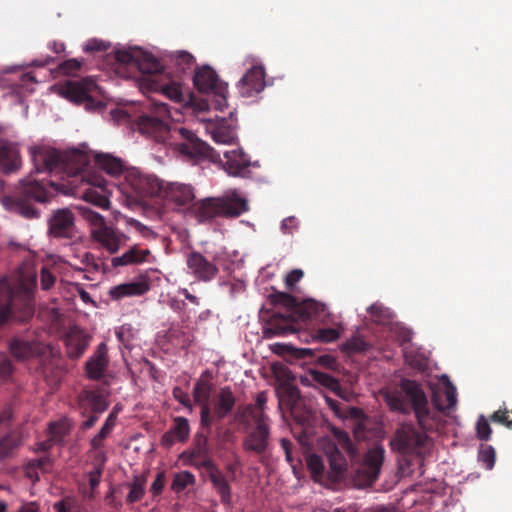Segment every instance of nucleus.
Returning <instances> with one entry per match:
<instances>
[{
	"label": "nucleus",
	"mask_w": 512,
	"mask_h": 512,
	"mask_svg": "<svg viewBox=\"0 0 512 512\" xmlns=\"http://www.w3.org/2000/svg\"><path fill=\"white\" fill-rule=\"evenodd\" d=\"M88 164L89 156L78 149L61 152L34 146V173L47 172L60 175L62 179L66 176L72 188L77 186L79 180L86 181L91 187L84 191L83 198L101 208H108L110 201L106 180L98 174H83Z\"/></svg>",
	"instance_id": "1"
},
{
	"label": "nucleus",
	"mask_w": 512,
	"mask_h": 512,
	"mask_svg": "<svg viewBox=\"0 0 512 512\" xmlns=\"http://www.w3.org/2000/svg\"><path fill=\"white\" fill-rule=\"evenodd\" d=\"M171 118L168 105L162 102H153L150 114H142L136 122L137 130L156 142L165 143L169 139H182L179 144L181 153L194 158H207L213 162L221 161L217 153L206 142L199 139L192 131L183 127L171 128L168 120Z\"/></svg>",
	"instance_id": "2"
},
{
	"label": "nucleus",
	"mask_w": 512,
	"mask_h": 512,
	"mask_svg": "<svg viewBox=\"0 0 512 512\" xmlns=\"http://www.w3.org/2000/svg\"><path fill=\"white\" fill-rule=\"evenodd\" d=\"M270 300L274 306H281L285 311L275 312L263 326V337L266 339L298 333L309 321L321 320L328 314L324 304L312 299L298 302L294 296L284 292L271 295Z\"/></svg>",
	"instance_id": "3"
},
{
	"label": "nucleus",
	"mask_w": 512,
	"mask_h": 512,
	"mask_svg": "<svg viewBox=\"0 0 512 512\" xmlns=\"http://www.w3.org/2000/svg\"><path fill=\"white\" fill-rule=\"evenodd\" d=\"M32 265L24 262L8 279L0 280V326L32 316Z\"/></svg>",
	"instance_id": "4"
},
{
	"label": "nucleus",
	"mask_w": 512,
	"mask_h": 512,
	"mask_svg": "<svg viewBox=\"0 0 512 512\" xmlns=\"http://www.w3.org/2000/svg\"><path fill=\"white\" fill-rule=\"evenodd\" d=\"M431 444L427 434L418 431L413 425H402L396 429L390 439V446L399 454L398 464L402 476H411L415 467H422L424 455Z\"/></svg>",
	"instance_id": "5"
},
{
	"label": "nucleus",
	"mask_w": 512,
	"mask_h": 512,
	"mask_svg": "<svg viewBox=\"0 0 512 512\" xmlns=\"http://www.w3.org/2000/svg\"><path fill=\"white\" fill-rule=\"evenodd\" d=\"M400 388L404 395L391 393L386 396L390 409L403 414H409L413 411L419 426L424 431L433 429L428 400L421 385L414 380L402 379Z\"/></svg>",
	"instance_id": "6"
},
{
	"label": "nucleus",
	"mask_w": 512,
	"mask_h": 512,
	"mask_svg": "<svg viewBox=\"0 0 512 512\" xmlns=\"http://www.w3.org/2000/svg\"><path fill=\"white\" fill-rule=\"evenodd\" d=\"M248 210L247 199L237 191H232L222 197H207L194 201L188 214L199 223H207L217 217L236 218Z\"/></svg>",
	"instance_id": "7"
},
{
	"label": "nucleus",
	"mask_w": 512,
	"mask_h": 512,
	"mask_svg": "<svg viewBox=\"0 0 512 512\" xmlns=\"http://www.w3.org/2000/svg\"><path fill=\"white\" fill-rule=\"evenodd\" d=\"M246 415L251 416L255 426L251 428L242 440L244 451L258 455L263 462V458L270 446L271 429L268 424V416L264 412H256L253 405H247L242 413L236 415V419L244 425H249L245 420Z\"/></svg>",
	"instance_id": "8"
},
{
	"label": "nucleus",
	"mask_w": 512,
	"mask_h": 512,
	"mask_svg": "<svg viewBox=\"0 0 512 512\" xmlns=\"http://www.w3.org/2000/svg\"><path fill=\"white\" fill-rule=\"evenodd\" d=\"M164 181L155 175L143 174L137 169L127 170L120 189L129 201L143 205L147 200H159Z\"/></svg>",
	"instance_id": "9"
},
{
	"label": "nucleus",
	"mask_w": 512,
	"mask_h": 512,
	"mask_svg": "<svg viewBox=\"0 0 512 512\" xmlns=\"http://www.w3.org/2000/svg\"><path fill=\"white\" fill-rule=\"evenodd\" d=\"M332 434L337 443H328L324 450L330 466L327 472L328 479L337 482L344 478L347 469V461L340 449L344 450L351 460L357 458L359 454L346 431L333 427Z\"/></svg>",
	"instance_id": "10"
},
{
	"label": "nucleus",
	"mask_w": 512,
	"mask_h": 512,
	"mask_svg": "<svg viewBox=\"0 0 512 512\" xmlns=\"http://www.w3.org/2000/svg\"><path fill=\"white\" fill-rule=\"evenodd\" d=\"M99 87L91 77L81 80H68L59 88V94L76 104H85L86 110L101 112L105 104L95 99Z\"/></svg>",
	"instance_id": "11"
},
{
	"label": "nucleus",
	"mask_w": 512,
	"mask_h": 512,
	"mask_svg": "<svg viewBox=\"0 0 512 512\" xmlns=\"http://www.w3.org/2000/svg\"><path fill=\"white\" fill-rule=\"evenodd\" d=\"M159 200L176 211H186L189 213V209L195 200L194 188L191 185L180 182L164 181Z\"/></svg>",
	"instance_id": "12"
},
{
	"label": "nucleus",
	"mask_w": 512,
	"mask_h": 512,
	"mask_svg": "<svg viewBox=\"0 0 512 512\" xmlns=\"http://www.w3.org/2000/svg\"><path fill=\"white\" fill-rule=\"evenodd\" d=\"M3 207L25 218L32 217V181L28 178L19 181L12 195L1 199Z\"/></svg>",
	"instance_id": "13"
},
{
	"label": "nucleus",
	"mask_w": 512,
	"mask_h": 512,
	"mask_svg": "<svg viewBox=\"0 0 512 512\" xmlns=\"http://www.w3.org/2000/svg\"><path fill=\"white\" fill-rule=\"evenodd\" d=\"M385 450L381 446L373 447L365 454L363 464L355 471L354 480L360 487L371 486L379 477L384 461Z\"/></svg>",
	"instance_id": "14"
},
{
	"label": "nucleus",
	"mask_w": 512,
	"mask_h": 512,
	"mask_svg": "<svg viewBox=\"0 0 512 512\" xmlns=\"http://www.w3.org/2000/svg\"><path fill=\"white\" fill-rule=\"evenodd\" d=\"M115 59L124 65L137 68L143 74L154 75L161 71L160 62L151 54L141 49L118 50Z\"/></svg>",
	"instance_id": "15"
},
{
	"label": "nucleus",
	"mask_w": 512,
	"mask_h": 512,
	"mask_svg": "<svg viewBox=\"0 0 512 512\" xmlns=\"http://www.w3.org/2000/svg\"><path fill=\"white\" fill-rule=\"evenodd\" d=\"M186 266L188 272L201 282H211L219 273V268L214 262L195 250L186 253Z\"/></svg>",
	"instance_id": "16"
},
{
	"label": "nucleus",
	"mask_w": 512,
	"mask_h": 512,
	"mask_svg": "<svg viewBox=\"0 0 512 512\" xmlns=\"http://www.w3.org/2000/svg\"><path fill=\"white\" fill-rule=\"evenodd\" d=\"M300 382L304 386L324 388L346 401L349 400L347 389L342 388L339 380L326 372L309 370L305 376H301Z\"/></svg>",
	"instance_id": "17"
},
{
	"label": "nucleus",
	"mask_w": 512,
	"mask_h": 512,
	"mask_svg": "<svg viewBox=\"0 0 512 512\" xmlns=\"http://www.w3.org/2000/svg\"><path fill=\"white\" fill-rule=\"evenodd\" d=\"M92 336L78 326H72L63 335L65 353L71 360L81 358L88 349Z\"/></svg>",
	"instance_id": "18"
},
{
	"label": "nucleus",
	"mask_w": 512,
	"mask_h": 512,
	"mask_svg": "<svg viewBox=\"0 0 512 512\" xmlns=\"http://www.w3.org/2000/svg\"><path fill=\"white\" fill-rule=\"evenodd\" d=\"M193 83L201 93H213L225 98L226 86L220 81L216 71L208 65L196 68Z\"/></svg>",
	"instance_id": "19"
},
{
	"label": "nucleus",
	"mask_w": 512,
	"mask_h": 512,
	"mask_svg": "<svg viewBox=\"0 0 512 512\" xmlns=\"http://www.w3.org/2000/svg\"><path fill=\"white\" fill-rule=\"evenodd\" d=\"M265 76V69L262 65H253L237 84L240 96L243 98L256 97L266 86Z\"/></svg>",
	"instance_id": "20"
},
{
	"label": "nucleus",
	"mask_w": 512,
	"mask_h": 512,
	"mask_svg": "<svg viewBox=\"0 0 512 512\" xmlns=\"http://www.w3.org/2000/svg\"><path fill=\"white\" fill-rule=\"evenodd\" d=\"M49 233L56 238L72 239L75 235L74 215L68 208L54 211L49 219Z\"/></svg>",
	"instance_id": "21"
},
{
	"label": "nucleus",
	"mask_w": 512,
	"mask_h": 512,
	"mask_svg": "<svg viewBox=\"0 0 512 512\" xmlns=\"http://www.w3.org/2000/svg\"><path fill=\"white\" fill-rule=\"evenodd\" d=\"M92 238L110 254L118 252L121 247L126 245L128 240L124 233L107 225L95 229L92 232Z\"/></svg>",
	"instance_id": "22"
},
{
	"label": "nucleus",
	"mask_w": 512,
	"mask_h": 512,
	"mask_svg": "<svg viewBox=\"0 0 512 512\" xmlns=\"http://www.w3.org/2000/svg\"><path fill=\"white\" fill-rule=\"evenodd\" d=\"M108 365V347L105 342H101L85 363L86 375L89 379L100 380L104 376Z\"/></svg>",
	"instance_id": "23"
},
{
	"label": "nucleus",
	"mask_w": 512,
	"mask_h": 512,
	"mask_svg": "<svg viewBox=\"0 0 512 512\" xmlns=\"http://www.w3.org/2000/svg\"><path fill=\"white\" fill-rule=\"evenodd\" d=\"M79 408L82 416L89 412L101 414L108 408V402L103 394L95 390H84L79 394Z\"/></svg>",
	"instance_id": "24"
},
{
	"label": "nucleus",
	"mask_w": 512,
	"mask_h": 512,
	"mask_svg": "<svg viewBox=\"0 0 512 512\" xmlns=\"http://www.w3.org/2000/svg\"><path fill=\"white\" fill-rule=\"evenodd\" d=\"M224 156V168L229 175L244 176L250 166V159L242 149L234 148L222 152Z\"/></svg>",
	"instance_id": "25"
},
{
	"label": "nucleus",
	"mask_w": 512,
	"mask_h": 512,
	"mask_svg": "<svg viewBox=\"0 0 512 512\" xmlns=\"http://www.w3.org/2000/svg\"><path fill=\"white\" fill-rule=\"evenodd\" d=\"M22 166V159L17 144L2 142L0 145V168L6 173H13Z\"/></svg>",
	"instance_id": "26"
},
{
	"label": "nucleus",
	"mask_w": 512,
	"mask_h": 512,
	"mask_svg": "<svg viewBox=\"0 0 512 512\" xmlns=\"http://www.w3.org/2000/svg\"><path fill=\"white\" fill-rule=\"evenodd\" d=\"M150 285L146 280L122 283L110 288L108 294L112 300H122L126 297L141 296L148 292Z\"/></svg>",
	"instance_id": "27"
},
{
	"label": "nucleus",
	"mask_w": 512,
	"mask_h": 512,
	"mask_svg": "<svg viewBox=\"0 0 512 512\" xmlns=\"http://www.w3.org/2000/svg\"><path fill=\"white\" fill-rule=\"evenodd\" d=\"M70 431V425L66 420L51 423L49 426V437L47 440L37 443L34 447V454L38 452H48L56 443L61 442Z\"/></svg>",
	"instance_id": "28"
},
{
	"label": "nucleus",
	"mask_w": 512,
	"mask_h": 512,
	"mask_svg": "<svg viewBox=\"0 0 512 512\" xmlns=\"http://www.w3.org/2000/svg\"><path fill=\"white\" fill-rule=\"evenodd\" d=\"M150 254L148 249H141L138 245L131 246L121 256L113 257L111 262L113 267L128 266L140 264L146 261Z\"/></svg>",
	"instance_id": "29"
},
{
	"label": "nucleus",
	"mask_w": 512,
	"mask_h": 512,
	"mask_svg": "<svg viewBox=\"0 0 512 512\" xmlns=\"http://www.w3.org/2000/svg\"><path fill=\"white\" fill-rule=\"evenodd\" d=\"M236 398L230 387H222L214 407L216 420L221 421L230 414L235 406Z\"/></svg>",
	"instance_id": "30"
},
{
	"label": "nucleus",
	"mask_w": 512,
	"mask_h": 512,
	"mask_svg": "<svg viewBox=\"0 0 512 512\" xmlns=\"http://www.w3.org/2000/svg\"><path fill=\"white\" fill-rule=\"evenodd\" d=\"M209 479L213 488L220 496L221 502L224 505H230L232 500L231 487L223 472L218 468L217 470H214L213 473H210Z\"/></svg>",
	"instance_id": "31"
},
{
	"label": "nucleus",
	"mask_w": 512,
	"mask_h": 512,
	"mask_svg": "<svg viewBox=\"0 0 512 512\" xmlns=\"http://www.w3.org/2000/svg\"><path fill=\"white\" fill-rule=\"evenodd\" d=\"M95 161L100 169L112 176H117L124 171V164L122 160L112 155L97 154L95 156Z\"/></svg>",
	"instance_id": "32"
},
{
	"label": "nucleus",
	"mask_w": 512,
	"mask_h": 512,
	"mask_svg": "<svg viewBox=\"0 0 512 512\" xmlns=\"http://www.w3.org/2000/svg\"><path fill=\"white\" fill-rule=\"evenodd\" d=\"M12 356L20 362H27L32 357V343L28 339L17 337L9 345Z\"/></svg>",
	"instance_id": "33"
},
{
	"label": "nucleus",
	"mask_w": 512,
	"mask_h": 512,
	"mask_svg": "<svg viewBox=\"0 0 512 512\" xmlns=\"http://www.w3.org/2000/svg\"><path fill=\"white\" fill-rule=\"evenodd\" d=\"M209 435V433L204 431H198L194 436L191 449L184 451L180 457L186 458L193 456H205L206 454H209Z\"/></svg>",
	"instance_id": "34"
},
{
	"label": "nucleus",
	"mask_w": 512,
	"mask_h": 512,
	"mask_svg": "<svg viewBox=\"0 0 512 512\" xmlns=\"http://www.w3.org/2000/svg\"><path fill=\"white\" fill-rule=\"evenodd\" d=\"M38 318L46 324L50 332H59L63 326V318L57 308H46L40 310Z\"/></svg>",
	"instance_id": "35"
},
{
	"label": "nucleus",
	"mask_w": 512,
	"mask_h": 512,
	"mask_svg": "<svg viewBox=\"0 0 512 512\" xmlns=\"http://www.w3.org/2000/svg\"><path fill=\"white\" fill-rule=\"evenodd\" d=\"M116 419V413L111 412L108 415L100 431L90 441V445L93 450H99L103 446V441L113 430L116 424Z\"/></svg>",
	"instance_id": "36"
},
{
	"label": "nucleus",
	"mask_w": 512,
	"mask_h": 512,
	"mask_svg": "<svg viewBox=\"0 0 512 512\" xmlns=\"http://www.w3.org/2000/svg\"><path fill=\"white\" fill-rule=\"evenodd\" d=\"M177 438L178 442L185 443L190 435L189 421L185 417H175L173 425L169 429Z\"/></svg>",
	"instance_id": "37"
},
{
	"label": "nucleus",
	"mask_w": 512,
	"mask_h": 512,
	"mask_svg": "<svg viewBox=\"0 0 512 512\" xmlns=\"http://www.w3.org/2000/svg\"><path fill=\"white\" fill-rule=\"evenodd\" d=\"M171 62L180 73H186L191 70L195 64V58L192 54L186 51H179L171 56Z\"/></svg>",
	"instance_id": "38"
},
{
	"label": "nucleus",
	"mask_w": 512,
	"mask_h": 512,
	"mask_svg": "<svg viewBox=\"0 0 512 512\" xmlns=\"http://www.w3.org/2000/svg\"><path fill=\"white\" fill-rule=\"evenodd\" d=\"M146 478L143 476H136L132 483L129 484L130 491L126 497L129 504L140 501L145 493Z\"/></svg>",
	"instance_id": "39"
},
{
	"label": "nucleus",
	"mask_w": 512,
	"mask_h": 512,
	"mask_svg": "<svg viewBox=\"0 0 512 512\" xmlns=\"http://www.w3.org/2000/svg\"><path fill=\"white\" fill-rule=\"evenodd\" d=\"M212 138L219 144H233L236 140V132L226 125H218L212 130Z\"/></svg>",
	"instance_id": "40"
},
{
	"label": "nucleus",
	"mask_w": 512,
	"mask_h": 512,
	"mask_svg": "<svg viewBox=\"0 0 512 512\" xmlns=\"http://www.w3.org/2000/svg\"><path fill=\"white\" fill-rule=\"evenodd\" d=\"M41 373L47 384L51 388H55L60 384L64 372L59 366H54L50 363L42 367Z\"/></svg>",
	"instance_id": "41"
},
{
	"label": "nucleus",
	"mask_w": 512,
	"mask_h": 512,
	"mask_svg": "<svg viewBox=\"0 0 512 512\" xmlns=\"http://www.w3.org/2000/svg\"><path fill=\"white\" fill-rule=\"evenodd\" d=\"M80 215L91 224V233L95 231L97 228H101L106 225L104 217L98 212L92 210L88 206H78L77 207Z\"/></svg>",
	"instance_id": "42"
},
{
	"label": "nucleus",
	"mask_w": 512,
	"mask_h": 512,
	"mask_svg": "<svg viewBox=\"0 0 512 512\" xmlns=\"http://www.w3.org/2000/svg\"><path fill=\"white\" fill-rule=\"evenodd\" d=\"M187 464L197 468V469H205L207 471L208 477L210 476V473H213L214 470H217L218 467L214 463V461L211 459L209 454H206L205 456H193V457H186L182 458Z\"/></svg>",
	"instance_id": "43"
},
{
	"label": "nucleus",
	"mask_w": 512,
	"mask_h": 512,
	"mask_svg": "<svg viewBox=\"0 0 512 512\" xmlns=\"http://www.w3.org/2000/svg\"><path fill=\"white\" fill-rule=\"evenodd\" d=\"M307 466L315 481H319L324 477L325 466L321 456L311 454L307 457Z\"/></svg>",
	"instance_id": "44"
},
{
	"label": "nucleus",
	"mask_w": 512,
	"mask_h": 512,
	"mask_svg": "<svg viewBox=\"0 0 512 512\" xmlns=\"http://www.w3.org/2000/svg\"><path fill=\"white\" fill-rule=\"evenodd\" d=\"M194 482L195 477L191 472L182 471L174 475L171 483V489L176 493H180L189 485L194 484Z\"/></svg>",
	"instance_id": "45"
},
{
	"label": "nucleus",
	"mask_w": 512,
	"mask_h": 512,
	"mask_svg": "<svg viewBox=\"0 0 512 512\" xmlns=\"http://www.w3.org/2000/svg\"><path fill=\"white\" fill-rule=\"evenodd\" d=\"M367 312L372 320L378 324H385L391 318V312L380 303H374L368 307Z\"/></svg>",
	"instance_id": "46"
},
{
	"label": "nucleus",
	"mask_w": 512,
	"mask_h": 512,
	"mask_svg": "<svg viewBox=\"0 0 512 512\" xmlns=\"http://www.w3.org/2000/svg\"><path fill=\"white\" fill-rule=\"evenodd\" d=\"M369 347L370 345L362 337L354 336L343 344L342 350L349 354H356L366 352Z\"/></svg>",
	"instance_id": "47"
},
{
	"label": "nucleus",
	"mask_w": 512,
	"mask_h": 512,
	"mask_svg": "<svg viewBox=\"0 0 512 512\" xmlns=\"http://www.w3.org/2000/svg\"><path fill=\"white\" fill-rule=\"evenodd\" d=\"M210 390V386L206 383L197 382L193 389V398L195 403L199 404L200 407L209 405Z\"/></svg>",
	"instance_id": "48"
},
{
	"label": "nucleus",
	"mask_w": 512,
	"mask_h": 512,
	"mask_svg": "<svg viewBox=\"0 0 512 512\" xmlns=\"http://www.w3.org/2000/svg\"><path fill=\"white\" fill-rule=\"evenodd\" d=\"M56 512H81L82 506L78 499L74 497H65L54 504Z\"/></svg>",
	"instance_id": "49"
},
{
	"label": "nucleus",
	"mask_w": 512,
	"mask_h": 512,
	"mask_svg": "<svg viewBox=\"0 0 512 512\" xmlns=\"http://www.w3.org/2000/svg\"><path fill=\"white\" fill-rule=\"evenodd\" d=\"M160 89L167 98L175 102H181L183 100L181 87L175 81L162 85Z\"/></svg>",
	"instance_id": "50"
},
{
	"label": "nucleus",
	"mask_w": 512,
	"mask_h": 512,
	"mask_svg": "<svg viewBox=\"0 0 512 512\" xmlns=\"http://www.w3.org/2000/svg\"><path fill=\"white\" fill-rule=\"evenodd\" d=\"M216 419L215 414L211 412L210 405H204L200 411V428L201 431L211 433L212 423Z\"/></svg>",
	"instance_id": "51"
},
{
	"label": "nucleus",
	"mask_w": 512,
	"mask_h": 512,
	"mask_svg": "<svg viewBox=\"0 0 512 512\" xmlns=\"http://www.w3.org/2000/svg\"><path fill=\"white\" fill-rule=\"evenodd\" d=\"M445 398H446V402H447V404L445 406L441 405L438 402L436 395H434L432 398L433 404L439 411L453 409L456 406L457 399H456L455 387L451 386L450 388H448L445 391Z\"/></svg>",
	"instance_id": "52"
},
{
	"label": "nucleus",
	"mask_w": 512,
	"mask_h": 512,
	"mask_svg": "<svg viewBox=\"0 0 512 512\" xmlns=\"http://www.w3.org/2000/svg\"><path fill=\"white\" fill-rule=\"evenodd\" d=\"M478 458L488 470H491L496 459L495 449L492 446H481Z\"/></svg>",
	"instance_id": "53"
},
{
	"label": "nucleus",
	"mask_w": 512,
	"mask_h": 512,
	"mask_svg": "<svg viewBox=\"0 0 512 512\" xmlns=\"http://www.w3.org/2000/svg\"><path fill=\"white\" fill-rule=\"evenodd\" d=\"M492 429L488 420L481 415L476 423V435L479 440L488 441L491 437Z\"/></svg>",
	"instance_id": "54"
},
{
	"label": "nucleus",
	"mask_w": 512,
	"mask_h": 512,
	"mask_svg": "<svg viewBox=\"0 0 512 512\" xmlns=\"http://www.w3.org/2000/svg\"><path fill=\"white\" fill-rule=\"evenodd\" d=\"M314 338L324 343L333 342L339 338V331L335 328H321L316 331Z\"/></svg>",
	"instance_id": "55"
},
{
	"label": "nucleus",
	"mask_w": 512,
	"mask_h": 512,
	"mask_svg": "<svg viewBox=\"0 0 512 512\" xmlns=\"http://www.w3.org/2000/svg\"><path fill=\"white\" fill-rule=\"evenodd\" d=\"M490 418L492 422L502 424L507 428L512 429V418H509V410L506 408L495 411Z\"/></svg>",
	"instance_id": "56"
},
{
	"label": "nucleus",
	"mask_w": 512,
	"mask_h": 512,
	"mask_svg": "<svg viewBox=\"0 0 512 512\" xmlns=\"http://www.w3.org/2000/svg\"><path fill=\"white\" fill-rule=\"evenodd\" d=\"M282 397L284 398V401L290 406H293L296 404V402L300 398V391L297 387L293 385H286L282 388Z\"/></svg>",
	"instance_id": "57"
},
{
	"label": "nucleus",
	"mask_w": 512,
	"mask_h": 512,
	"mask_svg": "<svg viewBox=\"0 0 512 512\" xmlns=\"http://www.w3.org/2000/svg\"><path fill=\"white\" fill-rule=\"evenodd\" d=\"M13 374V366L8 358V356L4 353H0V379L8 380Z\"/></svg>",
	"instance_id": "58"
},
{
	"label": "nucleus",
	"mask_w": 512,
	"mask_h": 512,
	"mask_svg": "<svg viewBox=\"0 0 512 512\" xmlns=\"http://www.w3.org/2000/svg\"><path fill=\"white\" fill-rule=\"evenodd\" d=\"M109 46V43L103 40L91 39L86 43L84 51L87 53L105 52L108 50Z\"/></svg>",
	"instance_id": "59"
},
{
	"label": "nucleus",
	"mask_w": 512,
	"mask_h": 512,
	"mask_svg": "<svg viewBox=\"0 0 512 512\" xmlns=\"http://www.w3.org/2000/svg\"><path fill=\"white\" fill-rule=\"evenodd\" d=\"M81 68V62L77 59H69L62 64L59 65L60 71H62L64 74L72 75L79 71Z\"/></svg>",
	"instance_id": "60"
},
{
	"label": "nucleus",
	"mask_w": 512,
	"mask_h": 512,
	"mask_svg": "<svg viewBox=\"0 0 512 512\" xmlns=\"http://www.w3.org/2000/svg\"><path fill=\"white\" fill-rule=\"evenodd\" d=\"M52 196V193L45 191L40 183L34 180V201L42 203L48 202Z\"/></svg>",
	"instance_id": "61"
},
{
	"label": "nucleus",
	"mask_w": 512,
	"mask_h": 512,
	"mask_svg": "<svg viewBox=\"0 0 512 512\" xmlns=\"http://www.w3.org/2000/svg\"><path fill=\"white\" fill-rule=\"evenodd\" d=\"M172 395L176 401H178L184 407L188 408L190 411L192 410L190 397L185 391H183L182 388L175 387L172 391Z\"/></svg>",
	"instance_id": "62"
},
{
	"label": "nucleus",
	"mask_w": 512,
	"mask_h": 512,
	"mask_svg": "<svg viewBox=\"0 0 512 512\" xmlns=\"http://www.w3.org/2000/svg\"><path fill=\"white\" fill-rule=\"evenodd\" d=\"M17 443L12 441L10 435H6L5 437L0 439V460L4 459L8 456L14 446Z\"/></svg>",
	"instance_id": "63"
},
{
	"label": "nucleus",
	"mask_w": 512,
	"mask_h": 512,
	"mask_svg": "<svg viewBox=\"0 0 512 512\" xmlns=\"http://www.w3.org/2000/svg\"><path fill=\"white\" fill-rule=\"evenodd\" d=\"M55 276L47 269L41 270V288L43 290H49L55 283Z\"/></svg>",
	"instance_id": "64"
}]
</instances>
